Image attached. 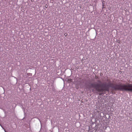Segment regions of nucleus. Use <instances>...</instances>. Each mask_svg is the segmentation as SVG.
<instances>
[{"instance_id": "obj_4", "label": "nucleus", "mask_w": 132, "mask_h": 132, "mask_svg": "<svg viewBox=\"0 0 132 132\" xmlns=\"http://www.w3.org/2000/svg\"><path fill=\"white\" fill-rule=\"evenodd\" d=\"M5 132H7L5 130H4Z\"/></svg>"}, {"instance_id": "obj_3", "label": "nucleus", "mask_w": 132, "mask_h": 132, "mask_svg": "<svg viewBox=\"0 0 132 132\" xmlns=\"http://www.w3.org/2000/svg\"><path fill=\"white\" fill-rule=\"evenodd\" d=\"M67 34H65L64 35L65 36H67Z\"/></svg>"}, {"instance_id": "obj_1", "label": "nucleus", "mask_w": 132, "mask_h": 132, "mask_svg": "<svg viewBox=\"0 0 132 132\" xmlns=\"http://www.w3.org/2000/svg\"><path fill=\"white\" fill-rule=\"evenodd\" d=\"M100 85L98 84H94L93 86V87L98 92H102L104 91H109V89L108 88H105L103 89L102 88H100Z\"/></svg>"}, {"instance_id": "obj_2", "label": "nucleus", "mask_w": 132, "mask_h": 132, "mask_svg": "<svg viewBox=\"0 0 132 132\" xmlns=\"http://www.w3.org/2000/svg\"><path fill=\"white\" fill-rule=\"evenodd\" d=\"M102 3H103V5H102V8L103 9L105 7H104L105 6L103 5L104 3H103V2H102Z\"/></svg>"}]
</instances>
